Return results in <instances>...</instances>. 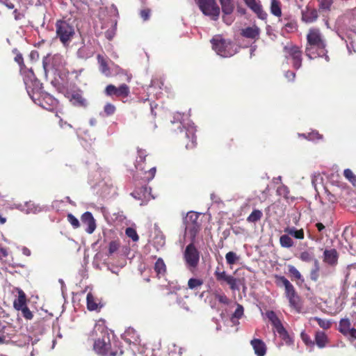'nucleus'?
Wrapping results in <instances>:
<instances>
[{"mask_svg": "<svg viewBox=\"0 0 356 356\" xmlns=\"http://www.w3.org/2000/svg\"><path fill=\"white\" fill-rule=\"evenodd\" d=\"M308 45L306 47V55L312 59V55L314 54V50L319 51L317 53L320 56L324 54L325 44L323 40L320 31L318 29H311L307 36Z\"/></svg>", "mask_w": 356, "mask_h": 356, "instance_id": "1", "label": "nucleus"}, {"mask_svg": "<svg viewBox=\"0 0 356 356\" xmlns=\"http://www.w3.org/2000/svg\"><path fill=\"white\" fill-rule=\"evenodd\" d=\"M93 349L100 356H120L123 353L122 350L118 351L116 348L112 347L108 336L96 340Z\"/></svg>", "mask_w": 356, "mask_h": 356, "instance_id": "2", "label": "nucleus"}, {"mask_svg": "<svg viewBox=\"0 0 356 356\" xmlns=\"http://www.w3.org/2000/svg\"><path fill=\"white\" fill-rule=\"evenodd\" d=\"M197 4L204 15L209 16L212 20H217L220 10L216 0H197Z\"/></svg>", "mask_w": 356, "mask_h": 356, "instance_id": "3", "label": "nucleus"}, {"mask_svg": "<svg viewBox=\"0 0 356 356\" xmlns=\"http://www.w3.org/2000/svg\"><path fill=\"white\" fill-rule=\"evenodd\" d=\"M56 28L57 36L63 44L70 41L74 34V27L65 21H58Z\"/></svg>", "mask_w": 356, "mask_h": 356, "instance_id": "4", "label": "nucleus"}, {"mask_svg": "<svg viewBox=\"0 0 356 356\" xmlns=\"http://www.w3.org/2000/svg\"><path fill=\"white\" fill-rule=\"evenodd\" d=\"M184 259L189 268H195L200 261V252L195 245L188 244L184 252Z\"/></svg>", "mask_w": 356, "mask_h": 356, "instance_id": "5", "label": "nucleus"}, {"mask_svg": "<svg viewBox=\"0 0 356 356\" xmlns=\"http://www.w3.org/2000/svg\"><path fill=\"white\" fill-rule=\"evenodd\" d=\"M284 51L286 54V58L291 57L293 60V66L295 69H299L302 65L301 51L298 47L285 46Z\"/></svg>", "mask_w": 356, "mask_h": 356, "instance_id": "6", "label": "nucleus"}, {"mask_svg": "<svg viewBox=\"0 0 356 356\" xmlns=\"http://www.w3.org/2000/svg\"><path fill=\"white\" fill-rule=\"evenodd\" d=\"M214 275L218 281L225 282L227 284L229 285V287L232 290L238 289L237 286V279L232 275H227L224 270L220 271L218 267L216 270Z\"/></svg>", "mask_w": 356, "mask_h": 356, "instance_id": "7", "label": "nucleus"}, {"mask_svg": "<svg viewBox=\"0 0 356 356\" xmlns=\"http://www.w3.org/2000/svg\"><path fill=\"white\" fill-rule=\"evenodd\" d=\"M245 4L261 19H266L267 13L264 11L259 0H243Z\"/></svg>", "mask_w": 356, "mask_h": 356, "instance_id": "8", "label": "nucleus"}, {"mask_svg": "<svg viewBox=\"0 0 356 356\" xmlns=\"http://www.w3.org/2000/svg\"><path fill=\"white\" fill-rule=\"evenodd\" d=\"M211 42L213 49L218 55L223 57H227L231 55L227 50L228 45L225 40L222 38H213Z\"/></svg>", "mask_w": 356, "mask_h": 356, "instance_id": "9", "label": "nucleus"}, {"mask_svg": "<svg viewBox=\"0 0 356 356\" xmlns=\"http://www.w3.org/2000/svg\"><path fill=\"white\" fill-rule=\"evenodd\" d=\"M81 221L83 225L87 226L86 232L90 234H92L96 229V222L92 214L89 211L85 212L81 216Z\"/></svg>", "mask_w": 356, "mask_h": 356, "instance_id": "10", "label": "nucleus"}, {"mask_svg": "<svg viewBox=\"0 0 356 356\" xmlns=\"http://www.w3.org/2000/svg\"><path fill=\"white\" fill-rule=\"evenodd\" d=\"M285 289V294L286 298L289 299L290 306L293 308L298 307L299 297L294 289V286L291 284Z\"/></svg>", "mask_w": 356, "mask_h": 356, "instance_id": "11", "label": "nucleus"}, {"mask_svg": "<svg viewBox=\"0 0 356 356\" xmlns=\"http://www.w3.org/2000/svg\"><path fill=\"white\" fill-rule=\"evenodd\" d=\"M70 102L73 106L86 108L88 106V102L80 92H73L69 96Z\"/></svg>", "mask_w": 356, "mask_h": 356, "instance_id": "12", "label": "nucleus"}, {"mask_svg": "<svg viewBox=\"0 0 356 356\" xmlns=\"http://www.w3.org/2000/svg\"><path fill=\"white\" fill-rule=\"evenodd\" d=\"M241 34L244 38L256 40L259 38L260 34V29L256 25L248 26L242 29Z\"/></svg>", "mask_w": 356, "mask_h": 356, "instance_id": "13", "label": "nucleus"}, {"mask_svg": "<svg viewBox=\"0 0 356 356\" xmlns=\"http://www.w3.org/2000/svg\"><path fill=\"white\" fill-rule=\"evenodd\" d=\"M250 343L257 356H264L266 353V346L264 342L259 339H254Z\"/></svg>", "mask_w": 356, "mask_h": 356, "instance_id": "14", "label": "nucleus"}, {"mask_svg": "<svg viewBox=\"0 0 356 356\" xmlns=\"http://www.w3.org/2000/svg\"><path fill=\"white\" fill-rule=\"evenodd\" d=\"M318 18V12L316 9H312L307 7L302 11V19L306 23H312Z\"/></svg>", "mask_w": 356, "mask_h": 356, "instance_id": "15", "label": "nucleus"}, {"mask_svg": "<svg viewBox=\"0 0 356 356\" xmlns=\"http://www.w3.org/2000/svg\"><path fill=\"white\" fill-rule=\"evenodd\" d=\"M324 261L330 265L337 263L338 253L335 249L325 250L323 252Z\"/></svg>", "mask_w": 356, "mask_h": 356, "instance_id": "16", "label": "nucleus"}, {"mask_svg": "<svg viewBox=\"0 0 356 356\" xmlns=\"http://www.w3.org/2000/svg\"><path fill=\"white\" fill-rule=\"evenodd\" d=\"M26 294L22 290H19L18 291V298L17 300H15L13 302V307L14 308L19 311L23 307H26Z\"/></svg>", "mask_w": 356, "mask_h": 356, "instance_id": "17", "label": "nucleus"}, {"mask_svg": "<svg viewBox=\"0 0 356 356\" xmlns=\"http://www.w3.org/2000/svg\"><path fill=\"white\" fill-rule=\"evenodd\" d=\"M222 11L225 15H230L234 9V6L232 0H219Z\"/></svg>", "mask_w": 356, "mask_h": 356, "instance_id": "18", "label": "nucleus"}, {"mask_svg": "<svg viewBox=\"0 0 356 356\" xmlns=\"http://www.w3.org/2000/svg\"><path fill=\"white\" fill-rule=\"evenodd\" d=\"M320 348H324L327 343V337L322 331H318L315 334V342Z\"/></svg>", "mask_w": 356, "mask_h": 356, "instance_id": "19", "label": "nucleus"}, {"mask_svg": "<svg viewBox=\"0 0 356 356\" xmlns=\"http://www.w3.org/2000/svg\"><path fill=\"white\" fill-rule=\"evenodd\" d=\"M199 218V214L194 211H189L186 216L184 219V223L185 225H193L200 224L197 222Z\"/></svg>", "mask_w": 356, "mask_h": 356, "instance_id": "20", "label": "nucleus"}, {"mask_svg": "<svg viewBox=\"0 0 356 356\" xmlns=\"http://www.w3.org/2000/svg\"><path fill=\"white\" fill-rule=\"evenodd\" d=\"M284 232L285 233H286L288 235L289 234L297 239H303L304 238V232L302 229L298 230L294 227H288L284 229Z\"/></svg>", "mask_w": 356, "mask_h": 356, "instance_id": "21", "label": "nucleus"}, {"mask_svg": "<svg viewBox=\"0 0 356 356\" xmlns=\"http://www.w3.org/2000/svg\"><path fill=\"white\" fill-rule=\"evenodd\" d=\"M97 60L99 64L100 72L106 76H110L111 72L106 61L100 54L97 55Z\"/></svg>", "mask_w": 356, "mask_h": 356, "instance_id": "22", "label": "nucleus"}, {"mask_svg": "<svg viewBox=\"0 0 356 356\" xmlns=\"http://www.w3.org/2000/svg\"><path fill=\"white\" fill-rule=\"evenodd\" d=\"M154 270L157 273L158 275H164L166 271V266L164 263V261L161 258H159L155 264H154Z\"/></svg>", "mask_w": 356, "mask_h": 356, "instance_id": "23", "label": "nucleus"}, {"mask_svg": "<svg viewBox=\"0 0 356 356\" xmlns=\"http://www.w3.org/2000/svg\"><path fill=\"white\" fill-rule=\"evenodd\" d=\"M270 12L276 17H280L282 15L280 8V3L277 0H271Z\"/></svg>", "mask_w": 356, "mask_h": 356, "instance_id": "24", "label": "nucleus"}, {"mask_svg": "<svg viewBox=\"0 0 356 356\" xmlns=\"http://www.w3.org/2000/svg\"><path fill=\"white\" fill-rule=\"evenodd\" d=\"M262 216L263 213L260 210L254 209L252 212L247 218V221L249 222H256L259 221Z\"/></svg>", "mask_w": 356, "mask_h": 356, "instance_id": "25", "label": "nucleus"}, {"mask_svg": "<svg viewBox=\"0 0 356 356\" xmlns=\"http://www.w3.org/2000/svg\"><path fill=\"white\" fill-rule=\"evenodd\" d=\"M280 243L282 247L289 248L293 246V240L289 236L288 234H284L280 238Z\"/></svg>", "mask_w": 356, "mask_h": 356, "instance_id": "26", "label": "nucleus"}, {"mask_svg": "<svg viewBox=\"0 0 356 356\" xmlns=\"http://www.w3.org/2000/svg\"><path fill=\"white\" fill-rule=\"evenodd\" d=\"M319 270H320L319 262L318 260H315L314 267L310 272V279L312 281L316 282L318 280V277H319V274H318Z\"/></svg>", "mask_w": 356, "mask_h": 356, "instance_id": "27", "label": "nucleus"}, {"mask_svg": "<svg viewBox=\"0 0 356 356\" xmlns=\"http://www.w3.org/2000/svg\"><path fill=\"white\" fill-rule=\"evenodd\" d=\"M350 323L348 319H341L339 322V331L343 334H347L349 332Z\"/></svg>", "mask_w": 356, "mask_h": 356, "instance_id": "28", "label": "nucleus"}, {"mask_svg": "<svg viewBox=\"0 0 356 356\" xmlns=\"http://www.w3.org/2000/svg\"><path fill=\"white\" fill-rule=\"evenodd\" d=\"M300 259L305 262H311L313 261L314 263L315 260H318L315 258L314 254L312 252H309L307 251H304L300 253Z\"/></svg>", "mask_w": 356, "mask_h": 356, "instance_id": "29", "label": "nucleus"}, {"mask_svg": "<svg viewBox=\"0 0 356 356\" xmlns=\"http://www.w3.org/2000/svg\"><path fill=\"white\" fill-rule=\"evenodd\" d=\"M129 94V88L125 83H123L117 88L116 96L127 97Z\"/></svg>", "mask_w": 356, "mask_h": 356, "instance_id": "30", "label": "nucleus"}, {"mask_svg": "<svg viewBox=\"0 0 356 356\" xmlns=\"http://www.w3.org/2000/svg\"><path fill=\"white\" fill-rule=\"evenodd\" d=\"M87 308L90 311H94L97 308V304L95 302L94 297L89 293L87 295Z\"/></svg>", "mask_w": 356, "mask_h": 356, "instance_id": "31", "label": "nucleus"}, {"mask_svg": "<svg viewBox=\"0 0 356 356\" xmlns=\"http://www.w3.org/2000/svg\"><path fill=\"white\" fill-rule=\"evenodd\" d=\"M319 10L321 11H329L333 3L332 0H318Z\"/></svg>", "mask_w": 356, "mask_h": 356, "instance_id": "32", "label": "nucleus"}, {"mask_svg": "<svg viewBox=\"0 0 356 356\" xmlns=\"http://www.w3.org/2000/svg\"><path fill=\"white\" fill-rule=\"evenodd\" d=\"M227 263L229 265L235 264L238 259L239 257L234 252H229L225 255Z\"/></svg>", "mask_w": 356, "mask_h": 356, "instance_id": "33", "label": "nucleus"}, {"mask_svg": "<svg viewBox=\"0 0 356 356\" xmlns=\"http://www.w3.org/2000/svg\"><path fill=\"white\" fill-rule=\"evenodd\" d=\"M243 307L240 305L237 304V307L234 312V313L232 314V316L231 318V321L234 323V319H239L242 317L243 315Z\"/></svg>", "mask_w": 356, "mask_h": 356, "instance_id": "34", "label": "nucleus"}, {"mask_svg": "<svg viewBox=\"0 0 356 356\" xmlns=\"http://www.w3.org/2000/svg\"><path fill=\"white\" fill-rule=\"evenodd\" d=\"M266 314L268 320L273 325V326H275L276 325L279 324V323L281 322L280 320L277 316L276 314L273 311H268Z\"/></svg>", "mask_w": 356, "mask_h": 356, "instance_id": "35", "label": "nucleus"}, {"mask_svg": "<svg viewBox=\"0 0 356 356\" xmlns=\"http://www.w3.org/2000/svg\"><path fill=\"white\" fill-rule=\"evenodd\" d=\"M186 230L188 231L189 235H197L200 230V224L193 225H185Z\"/></svg>", "mask_w": 356, "mask_h": 356, "instance_id": "36", "label": "nucleus"}, {"mask_svg": "<svg viewBox=\"0 0 356 356\" xmlns=\"http://www.w3.org/2000/svg\"><path fill=\"white\" fill-rule=\"evenodd\" d=\"M202 280L196 278H191L188 282V288L191 289H196L197 287L202 285Z\"/></svg>", "mask_w": 356, "mask_h": 356, "instance_id": "37", "label": "nucleus"}, {"mask_svg": "<svg viewBox=\"0 0 356 356\" xmlns=\"http://www.w3.org/2000/svg\"><path fill=\"white\" fill-rule=\"evenodd\" d=\"M125 233L127 236L129 238H131L134 241H138L139 239L138 235L136 232V231L131 228L128 227L126 229Z\"/></svg>", "mask_w": 356, "mask_h": 356, "instance_id": "38", "label": "nucleus"}, {"mask_svg": "<svg viewBox=\"0 0 356 356\" xmlns=\"http://www.w3.org/2000/svg\"><path fill=\"white\" fill-rule=\"evenodd\" d=\"M314 320L317 321L318 325L323 329L326 330L330 327V323L325 319H322L318 317H314Z\"/></svg>", "mask_w": 356, "mask_h": 356, "instance_id": "39", "label": "nucleus"}, {"mask_svg": "<svg viewBox=\"0 0 356 356\" xmlns=\"http://www.w3.org/2000/svg\"><path fill=\"white\" fill-rule=\"evenodd\" d=\"M67 220L74 228H78L80 226L79 220L72 213L67 215Z\"/></svg>", "mask_w": 356, "mask_h": 356, "instance_id": "40", "label": "nucleus"}, {"mask_svg": "<svg viewBox=\"0 0 356 356\" xmlns=\"http://www.w3.org/2000/svg\"><path fill=\"white\" fill-rule=\"evenodd\" d=\"M104 111L107 116L113 115L115 111V107L111 103H107L104 108Z\"/></svg>", "mask_w": 356, "mask_h": 356, "instance_id": "41", "label": "nucleus"}, {"mask_svg": "<svg viewBox=\"0 0 356 356\" xmlns=\"http://www.w3.org/2000/svg\"><path fill=\"white\" fill-rule=\"evenodd\" d=\"M277 284L280 286H283L284 288L289 286L291 283L284 276H277Z\"/></svg>", "mask_w": 356, "mask_h": 356, "instance_id": "42", "label": "nucleus"}, {"mask_svg": "<svg viewBox=\"0 0 356 356\" xmlns=\"http://www.w3.org/2000/svg\"><path fill=\"white\" fill-rule=\"evenodd\" d=\"M289 272L297 280H300L302 278L300 273L292 265L289 266Z\"/></svg>", "mask_w": 356, "mask_h": 356, "instance_id": "43", "label": "nucleus"}, {"mask_svg": "<svg viewBox=\"0 0 356 356\" xmlns=\"http://www.w3.org/2000/svg\"><path fill=\"white\" fill-rule=\"evenodd\" d=\"M344 177L348 179L350 181L354 184V181H356V176L354 175L353 172L350 169H346L343 171Z\"/></svg>", "mask_w": 356, "mask_h": 356, "instance_id": "44", "label": "nucleus"}, {"mask_svg": "<svg viewBox=\"0 0 356 356\" xmlns=\"http://www.w3.org/2000/svg\"><path fill=\"white\" fill-rule=\"evenodd\" d=\"M301 339L303 341V342L308 346H314V341H313L309 336L305 332L301 333Z\"/></svg>", "mask_w": 356, "mask_h": 356, "instance_id": "45", "label": "nucleus"}, {"mask_svg": "<svg viewBox=\"0 0 356 356\" xmlns=\"http://www.w3.org/2000/svg\"><path fill=\"white\" fill-rule=\"evenodd\" d=\"M19 311H22V316L27 320H31L33 317L32 312L27 306L23 307Z\"/></svg>", "mask_w": 356, "mask_h": 356, "instance_id": "46", "label": "nucleus"}, {"mask_svg": "<svg viewBox=\"0 0 356 356\" xmlns=\"http://www.w3.org/2000/svg\"><path fill=\"white\" fill-rule=\"evenodd\" d=\"M117 88L112 85H108L105 89V93L108 96L116 95Z\"/></svg>", "mask_w": 356, "mask_h": 356, "instance_id": "47", "label": "nucleus"}, {"mask_svg": "<svg viewBox=\"0 0 356 356\" xmlns=\"http://www.w3.org/2000/svg\"><path fill=\"white\" fill-rule=\"evenodd\" d=\"M119 246H120L119 243H118L115 241H113L110 242L109 246H108L109 254H112L114 252H115L118 250V249L119 248Z\"/></svg>", "mask_w": 356, "mask_h": 356, "instance_id": "48", "label": "nucleus"}, {"mask_svg": "<svg viewBox=\"0 0 356 356\" xmlns=\"http://www.w3.org/2000/svg\"><path fill=\"white\" fill-rule=\"evenodd\" d=\"M216 298L221 303L228 304L229 300L224 294H216Z\"/></svg>", "mask_w": 356, "mask_h": 356, "instance_id": "49", "label": "nucleus"}, {"mask_svg": "<svg viewBox=\"0 0 356 356\" xmlns=\"http://www.w3.org/2000/svg\"><path fill=\"white\" fill-rule=\"evenodd\" d=\"M32 85H33V90L38 91L41 89L42 83L38 80L36 78L34 77V79L32 81Z\"/></svg>", "mask_w": 356, "mask_h": 356, "instance_id": "50", "label": "nucleus"}, {"mask_svg": "<svg viewBox=\"0 0 356 356\" xmlns=\"http://www.w3.org/2000/svg\"><path fill=\"white\" fill-rule=\"evenodd\" d=\"M284 26L287 32H291L296 29V24L292 22L286 23Z\"/></svg>", "mask_w": 356, "mask_h": 356, "instance_id": "51", "label": "nucleus"}, {"mask_svg": "<svg viewBox=\"0 0 356 356\" xmlns=\"http://www.w3.org/2000/svg\"><path fill=\"white\" fill-rule=\"evenodd\" d=\"M276 329V331L277 332V333L280 334V335H282V334H286V330L285 328L283 327L282 323H279V324L276 325L275 326H274Z\"/></svg>", "mask_w": 356, "mask_h": 356, "instance_id": "52", "label": "nucleus"}, {"mask_svg": "<svg viewBox=\"0 0 356 356\" xmlns=\"http://www.w3.org/2000/svg\"><path fill=\"white\" fill-rule=\"evenodd\" d=\"M150 10L149 9H144L140 11V17L145 20L149 18Z\"/></svg>", "mask_w": 356, "mask_h": 356, "instance_id": "53", "label": "nucleus"}, {"mask_svg": "<svg viewBox=\"0 0 356 356\" xmlns=\"http://www.w3.org/2000/svg\"><path fill=\"white\" fill-rule=\"evenodd\" d=\"M285 76L289 81H293L296 77V74L291 71H287L285 74Z\"/></svg>", "mask_w": 356, "mask_h": 356, "instance_id": "54", "label": "nucleus"}, {"mask_svg": "<svg viewBox=\"0 0 356 356\" xmlns=\"http://www.w3.org/2000/svg\"><path fill=\"white\" fill-rule=\"evenodd\" d=\"M8 256L7 250L0 245V259H2Z\"/></svg>", "mask_w": 356, "mask_h": 356, "instance_id": "55", "label": "nucleus"}, {"mask_svg": "<svg viewBox=\"0 0 356 356\" xmlns=\"http://www.w3.org/2000/svg\"><path fill=\"white\" fill-rule=\"evenodd\" d=\"M15 60L19 65H24V60H23V57H22V55L21 54H17L15 58Z\"/></svg>", "mask_w": 356, "mask_h": 356, "instance_id": "56", "label": "nucleus"}, {"mask_svg": "<svg viewBox=\"0 0 356 356\" xmlns=\"http://www.w3.org/2000/svg\"><path fill=\"white\" fill-rule=\"evenodd\" d=\"M222 19L227 24H231L232 22H233L232 18L229 15H224L222 17Z\"/></svg>", "mask_w": 356, "mask_h": 356, "instance_id": "57", "label": "nucleus"}, {"mask_svg": "<svg viewBox=\"0 0 356 356\" xmlns=\"http://www.w3.org/2000/svg\"><path fill=\"white\" fill-rule=\"evenodd\" d=\"M327 200L329 202H332V203H334L336 201V197H334V195H332L331 193L327 191Z\"/></svg>", "mask_w": 356, "mask_h": 356, "instance_id": "58", "label": "nucleus"}, {"mask_svg": "<svg viewBox=\"0 0 356 356\" xmlns=\"http://www.w3.org/2000/svg\"><path fill=\"white\" fill-rule=\"evenodd\" d=\"M105 36L107 39H108L109 40H112V38H113L114 36V33L113 31H106L105 33Z\"/></svg>", "mask_w": 356, "mask_h": 356, "instance_id": "59", "label": "nucleus"}, {"mask_svg": "<svg viewBox=\"0 0 356 356\" xmlns=\"http://www.w3.org/2000/svg\"><path fill=\"white\" fill-rule=\"evenodd\" d=\"M237 12L241 15H244L245 13H246V9L244 8H242L241 6H237Z\"/></svg>", "mask_w": 356, "mask_h": 356, "instance_id": "60", "label": "nucleus"}, {"mask_svg": "<svg viewBox=\"0 0 356 356\" xmlns=\"http://www.w3.org/2000/svg\"><path fill=\"white\" fill-rule=\"evenodd\" d=\"M47 59H48V57L47 56V57H44L43 58V60H42V65H43V68H44V72H45V74H47V65H48Z\"/></svg>", "mask_w": 356, "mask_h": 356, "instance_id": "61", "label": "nucleus"}, {"mask_svg": "<svg viewBox=\"0 0 356 356\" xmlns=\"http://www.w3.org/2000/svg\"><path fill=\"white\" fill-rule=\"evenodd\" d=\"M348 334L354 339H356V329L351 328L349 330Z\"/></svg>", "mask_w": 356, "mask_h": 356, "instance_id": "62", "label": "nucleus"}, {"mask_svg": "<svg viewBox=\"0 0 356 356\" xmlns=\"http://www.w3.org/2000/svg\"><path fill=\"white\" fill-rule=\"evenodd\" d=\"M280 337L284 340L286 341V343H288L289 341H290V338H289V335L288 334V332L286 331V334H282V335H280Z\"/></svg>", "mask_w": 356, "mask_h": 356, "instance_id": "63", "label": "nucleus"}, {"mask_svg": "<svg viewBox=\"0 0 356 356\" xmlns=\"http://www.w3.org/2000/svg\"><path fill=\"white\" fill-rule=\"evenodd\" d=\"M316 226L319 232H321L325 229V226L321 222L316 223Z\"/></svg>", "mask_w": 356, "mask_h": 356, "instance_id": "64", "label": "nucleus"}]
</instances>
